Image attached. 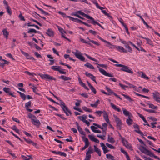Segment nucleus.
Instances as JSON below:
<instances>
[{"mask_svg": "<svg viewBox=\"0 0 160 160\" xmlns=\"http://www.w3.org/2000/svg\"><path fill=\"white\" fill-rule=\"evenodd\" d=\"M94 63L98 65L97 66V67L98 68L99 71L102 74L106 76H108L110 77H113V75L111 74L110 73H108L104 70L102 69V68H100L98 66H99L101 67L104 68H107V65L104 64H99L96 63Z\"/></svg>", "mask_w": 160, "mask_h": 160, "instance_id": "1", "label": "nucleus"}, {"mask_svg": "<svg viewBox=\"0 0 160 160\" xmlns=\"http://www.w3.org/2000/svg\"><path fill=\"white\" fill-rule=\"evenodd\" d=\"M115 66L118 67H122L120 69L121 71L126 72L131 74H133V72L132 69L128 66L124 65L121 64H116Z\"/></svg>", "mask_w": 160, "mask_h": 160, "instance_id": "2", "label": "nucleus"}, {"mask_svg": "<svg viewBox=\"0 0 160 160\" xmlns=\"http://www.w3.org/2000/svg\"><path fill=\"white\" fill-rule=\"evenodd\" d=\"M76 52H72V53L75 55L76 57L81 61H84L85 60V58L82 56V53L78 50H76Z\"/></svg>", "mask_w": 160, "mask_h": 160, "instance_id": "3", "label": "nucleus"}, {"mask_svg": "<svg viewBox=\"0 0 160 160\" xmlns=\"http://www.w3.org/2000/svg\"><path fill=\"white\" fill-rule=\"evenodd\" d=\"M153 98L157 102L160 103V94L157 91H155L152 93Z\"/></svg>", "mask_w": 160, "mask_h": 160, "instance_id": "4", "label": "nucleus"}, {"mask_svg": "<svg viewBox=\"0 0 160 160\" xmlns=\"http://www.w3.org/2000/svg\"><path fill=\"white\" fill-rule=\"evenodd\" d=\"M115 120L117 124V128L119 130L122 128V122L121 120L117 116H114Z\"/></svg>", "mask_w": 160, "mask_h": 160, "instance_id": "5", "label": "nucleus"}, {"mask_svg": "<svg viewBox=\"0 0 160 160\" xmlns=\"http://www.w3.org/2000/svg\"><path fill=\"white\" fill-rule=\"evenodd\" d=\"M60 66H53L51 67V69L55 71H58L62 74H66V72L62 71V69H60Z\"/></svg>", "mask_w": 160, "mask_h": 160, "instance_id": "6", "label": "nucleus"}, {"mask_svg": "<svg viewBox=\"0 0 160 160\" xmlns=\"http://www.w3.org/2000/svg\"><path fill=\"white\" fill-rule=\"evenodd\" d=\"M3 91L5 92L7 94L11 96L12 97L16 98V96L13 94L14 92H12L11 91V89L9 88L4 87L3 88Z\"/></svg>", "mask_w": 160, "mask_h": 160, "instance_id": "7", "label": "nucleus"}, {"mask_svg": "<svg viewBox=\"0 0 160 160\" xmlns=\"http://www.w3.org/2000/svg\"><path fill=\"white\" fill-rule=\"evenodd\" d=\"M88 19H90L91 20V22H89V23H91L92 24L94 25H95L96 24L98 26H99L100 28H102L103 29H104L103 27L98 22H97L94 19L92 18V17H91L90 16H89L88 17Z\"/></svg>", "mask_w": 160, "mask_h": 160, "instance_id": "8", "label": "nucleus"}, {"mask_svg": "<svg viewBox=\"0 0 160 160\" xmlns=\"http://www.w3.org/2000/svg\"><path fill=\"white\" fill-rule=\"evenodd\" d=\"M62 109L67 116H69V115H71L72 114V112L66 106L62 107Z\"/></svg>", "mask_w": 160, "mask_h": 160, "instance_id": "9", "label": "nucleus"}, {"mask_svg": "<svg viewBox=\"0 0 160 160\" xmlns=\"http://www.w3.org/2000/svg\"><path fill=\"white\" fill-rule=\"evenodd\" d=\"M41 77L42 78L46 79V80H54V81L56 80L55 78L52 76H50L49 75L47 74L42 75Z\"/></svg>", "mask_w": 160, "mask_h": 160, "instance_id": "10", "label": "nucleus"}, {"mask_svg": "<svg viewBox=\"0 0 160 160\" xmlns=\"http://www.w3.org/2000/svg\"><path fill=\"white\" fill-rule=\"evenodd\" d=\"M122 141L123 145L125 146L127 148L130 149L131 148V146L128 143V141L123 138H122Z\"/></svg>", "mask_w": 160, "mask_h": 160, "instance_id": "11", "label": "nucleus"}, {"mask_svg": "<svg viewBox=\"0 0 160 160\" xmlns=\"http://www.w3.org/2000/svg\"><path fill=\"white\" fill-rule=\"evenodd\" d=\"M85 74L87 76L91 78V79L95 83H97V82L96 81V77L94 76L92 74L89 72H85Z\"/></svg>", "mask_w": 160, "mask_h": 160, "instance_id": "12", "label": "nucleus"}, {"mask_svg": "<svg viewBox=\"0 0 160 160\" xmlns=\"http://www.w3.org/2000/svg\"><path fill=\"white\" fill-rule=\"evenodd\" d=\"M134 128H137L138 130H135L134 131L140 134L141 136H143L144 135L142 132L139 130V126L137 124H134L133 126Z\"/></svg>", "mask_w": 160, "mask_h": 160, "instance_id": "13", "label": "nucleus"}, {"mask_svg": "<svg viewBox=\"0 0 160 160\" xmlns=\"http://www.w3.org/2000/svg\"><path fill=\"white\" fill-rule=\"evenodd\" d=\"M46 33L50 37H53L54 34V32L51 28H48Z\"/></svg>", "mask_w": 160, "mask_h": 160, "instance_id": "14", "label": "nucleus"}, {"mask_svg": "<svg viewBox=\"0 0 160 160\" xmlns=\"http://www.w3.org/2000/svg\"><path fill=\"white\" fill-rule=\"evenodd\" d=\"M88 136L91 141L97 143H99V140L95 138L93 135H88Z\"/></svg>", "mask_w": 160, "mask_h": 160, "instance_id": "15", "label": "nucleus"}, {"mask_svg": "<svg viewBox=\"0 0 160 160\" xmlns=\"http://www.w3.org/2000/svg\"><path fill=\"white\" fill-rule=\"evenodd\" d=\"M138 37H139V38H142L146 39L147 41V43L148 44L152 46H154V45L153 44V43H152V42L149 38L143 37L142 36H141V35L139 36Z\"/></svg>", "mask_w": 160, "mask_h": 160, "instance_id": "16", "label": "nucleus"}, {"mask_svg": "<svg viewBox=\"0 0 160 160\" xmlns=\"http://www.w3.org/2000/svg\"><path fill=\"white\" fill-rule=\"evenodd\" d=\"M68 18H69L70 20L75 22L77 23H82L83 21L81 20H79V19L77 18H74L72 17H68Z\"/></svg>", "mask_w": 160, "mask_h": 160, "instance_id": "17", "label": "nucleus"}, {"mask_svg": "<svg viewBox=\"0 0 160 160\" xmlns=\"http://www.w3.org/2000/svg\"><path fill=\"white\" fill-rule=\"evenodd\" d=\"M102 130L103 133H104L105 135L106 134V131L107 130V128L108 126L107 124L106 123H104L102 124Z\"/></svg>", "mask_w": 160, "mask_h": 160, "instance_id": "18", "label": "nucleus"}, {"mask_svg": "<svg viewBox=\"0 0 160 160\" xmlns=\"http://www.w3.org/2000/svg\"><path fill=\"white\" fill-rule=\"evenodd\" d=\"M116 49L122 52H127V51L122 46H117Z\"/></svg>", "mask_w": 160, "mask_h": 160, "instance_id": "19", "label": "nucleus"}, {"mask_svg": "<svg viewBox=\"0 0 160 160\" xmlns=\"http://www.w3.org/2000/svg\"><path fill=\"white\" fill-rule=\"evenodd\" d=\"M31 122L33 125L37 127H39L41 124L39 121L38 119L32 120V121Z\"/></svg>", "mask_w": 160, "mask_h": 160, "instance_id": "20", "label": "nucleus"}, {"mask_svg": "<svg viewBox=\"0 0 160 160\" xmlns=\"http://www.w3.org/2000/svg\"><path fill=\"white\" fill-rule=\"evenodd\" d=\"M110 105H111V107H112V108L113 109L115 110V111H116L118 112H122L121 110L119 108L117 107L114 104H113L112 103H111Z\"/></svg>", "mask_w": 160, "mask_h": 160, "instance_id": "21", "label": "nucleus"}, {"mask_svg": "<svg viewBox=\"0 0 160 160\" xmlns=\"http://www.w3.org/2000/svg\"><path fill=\"white\" fill-rule=\"evenodd\" d=\"M106 43H107V44L106 45V46L107 47H108L111 49L116 48L117 46L114 45L112 44L110 42L108 41Z\"/></svg>", "mask_w": 160, "mask_h": 160, "instance_id": "22", "label": "nucleus"}, {"mask_svg": "<svg viewBox=\"0 0 160 160\" xmlns=\"http://www.w3.org/2000/svg\"><path fill=\"white\" fill-rule=\"evenodd\" d=\"M82 138L83 141L85 142V145L88 147L89 144L88 139L87 138L84 137H82Z\"/></svg>", "mask_w": 160, "mask_h": 160, "instance_id": "23", "label": "nucleus"}, {"mask_svg": "<svg viewBox=\"0 0 160 160\" xmlns=\"http://www.w3.org/2000/svg\"><path fill=\"white\" fill-rule=\"evenodd\" d=\"M122 110L123 113L125 116H128V117H131L132 115L129 112L124 108H122Z\"/></svg>", "mask_w": 160, "mask_h": 160, "instance_id": "24", "label": "nucleus"}, {"mask_svg": "<svg viewBox=\"0 0 160 160\" xmlns=\"http://www.w3.org/2000/svg\"><path fill=\"white\" fill-rule=\"evenodd\" d=\"M24 140L28 144H32L33 146H36L37 145V144L34 142H33L30 139H26L25 138H23Z\"/></svg>", "mask_w": 160, "mask_h": 160, "instance_id": "25", "label": "nucleus"}, {"mask_svg": "<svg viewBox=\"0 0 160 160\" xmlns=\"http://www.w3.org/2000/svg\"><path fill=\"white\" fill-rule=\"evenodd\" d=\"M103 117L106 121L108 123L109 122V120L108 118V116L106 112L104 111Z\"/></svg>", "mask_w": 160, "mask_h": 160, "instance_id": "26", "label": "nucleus"}, {"mask_svg": "<svg viewBox=\"0 0 160 160\" xmlns=\"http://www.w3.org/2000/svg\"><path fill=\"white\" fill-rule=\"evenodd\" d=\"M3 35L6 38H8V36L9 35V32L7 31V29L5 28L2 31Z\"/></svg>", "mask_w": 160, "mask_h": 160, "instance_id": "27", "label": "nucleus"}, {"mask_svg": "<svg viewBox=\"0 0 160 160\" xmlns=\"http://www.w3.org/2000/svg\"><path fill=\"white\" fill-rule=\"evenodd\" d=\"M94 148L95 151L98 153L99 156H100L101 154L100 150L95 145L94 146Z\"/></svg>", "mask_w": 160, "mask_h": 160, "instance_id": "28", "label": "nucleus"}, {"mask_svg": "<svg viewBox=\"0 0 160 160\" xmlns=\"http://www.w3.org/2000/svg\"><path fill=\"white\" fill-rule=\"evenodd\" d=\"M108 141L112 144L114 143L115 142V140L112 137H110L109 135H108Z\"/></svg>", "mask_w": 160, "mask_h": 160, "instance_id": "29", "label": "nucleus"}, {"mask_svg": "<svg viewBox=\"0 0 160 160\" xmlns=\"http://www.w3.org/2000/svg\"><path fill=\"white\" fill-rule=\"evenodd\" d=\"M59 78H60L64 81H68L71 80V78L68 77H66L64 75H62L60 77H59Z\"/></svg>", "mask_w": 160, "mask_h": 160, "instance_id": "30", "label": "nucleus"}, {"mask_svg": "<svg viewBox=\"0 0 160 160\" xmlns=\"http://www.w3.org/2000/svg\"><path fill=\"white\" fill-rule=\"evenodd\" d=\"M77 12L78 13V14H79L80 15H82L83 17L88 18L89 15L86 14L84 13V12H82L81 11H77Z\"/></svg>", "mask_w": 160, "mask_h": 160, "instance_id": "31", "label": "nucleus"}, {"mask_svg": "<svg viewBox=\"0 0 160 160\" xmlns=\"http://www.w3.org/2000/svg\"><path fill=\"white\" fill-rule=\"evenodd\" d=\"M100 103V101L99 100H98L94 104H90V106L92 107L96 108L98 106V104Z\"/></svg>", "mask_w": 160, "mask_h": 160, "instance_id": "32", "label": "nucleus"}, {"mask_svg": "<svg viewBox=\"0 0 160 160\" xmlns=\"http://www.w3.org/2000/svg\"><path fill=\"white\" fill-rule=\"evenodd\" d=\"M85 66L91 69H94V68L93 65H91L90 63L87 62L84 65Z\"/></svg>", "mask_w": 160, "mask_h": 160, "instance_id": "33", "label": "nucleus"}, {"mask_svg": "<svg viewBox=\"0 0 160 160\" xmlns=\"http://www.w3.org/2000/svg\"><path fill=\"white\" fill-rule=\"evenodd\" d=\"M17 92L20 94L21 97L23 100H25L26 99V96L25 95L24 93L19 91H18Z\"/></svg>", "mask_w": 160, "mask_h": 160, "instance_id": "34", "label": "nucleus"}, {"mask_svg": "<svg viewBox=\"0 0 160 160\" xmlns=\"http://www.w3.org/2000/svg\"><path fill=\"white\" fill-rule=\"evenodd\" d=\"M125 47L128 49L127 51L130 52L132 53V50L131 48L128 45V44H127L125 45H124Z\"/></svg>", "mask_w": 160, "mask_h": 160, "instance_id": "35", "label": "nucleus"}, {"mask_svg": "<svg viewBox=\"0 0 160 160\" xmlns=\"http://www.w3.org/2000/svg\"><path fill=\"white\" fill-rule=\"evenodd\" d=\"M130 117H128V118L127 119L126 121L127 124L129 126L132 124L133 122L132 120L130 118Z\"/></svg>", "mask_w": 160, "mask_h": 160, "instance_id": "36", "label": "nucleus"}, {"mask_svg": "<svg viewBox=\"0 0 160 160\" xmlns=\"http://www.w3.org/2000/svg\"><path fill=\"white\" fill-rule=\"evenodd\" d=\"M28 118H30L31 119L32 121V120H34V118H36V117L35 115H33V114L31 113H29L28 114Z\"/></svg>", "mask_w": 160, "mask_h": 160, "instance_id": "37", "label": "nucleus"}, {"mask_svg": "<svg viewBox=\"0 0 160 160\" xmlns=\"http://www.w3.org/2000/svg\"><path fill=\"white\" fill-rule=\"evenodd\" d=\"M127 86L128 87H126V88H133L134 90H136V87L129 83L128 84V86Z\"/></svg>", "mask_w": 160, "mask_h": 160, "instance_id": "38", "label": "nucleus"}, {"mask_svg": "<svg viewBox=\"0 0 160 160\" xmlns=\"http://www.w3.org/2000/svg\"><path fill=\"white\" fill-rule=\"evenodd\" d=\"M140 18L141 19L142 21L143 24L145 25L147 28H151V27H150L148 24L145 22L144 19L142 18V16H140Z\"/></svg>", "mask_w": 160, "mask_h": 160, "instance_id": "39", "label": "nucleus"}, {"mask_svg": "<svg viewBox=\"0 0 160 160\" xmlns=\"http://www.w3.org/2000/svg\"><path fill=\"white\" fill-rule=\"evenodd\" d=\"M106 158L108 159H111V160H114V157L111 154H107L106 155Z\"/></svg>", "mask_w": 160, "mask_h": 160, "instance_id": "40", "label": "nucleus"}, {"mask_svg": "<svg viewBox=\"0 0 160 160\" xmlns=\"http://www.w3.org/2000/svg\"><path fill=\"white\" fill-rule=\"evenodd\" d=\"M20 51L27 58V59H28V58L30 57L31 56L28 53L24 52L21 49L20 50Z\"/></svg>", "mask_w": 160, "mask_h": 160, "instance_id": "41", "label": "nucleus"}, {"mask_svg": "<svg viewBox=\"0 0 160 160\" xmlns=\"http://www.w3.org/2000/svg\"><path fill=\"white\" fill-rule=\"evenodd\" d=\"M82 109L86 112H92V110L88 108L87 107L85 106L82 107Z\"/></svg>", "mask_w": 160, "mask_h": 160, "instance_id": "42", "label": "nucleus"}, {"mask_svg": "<svg viewBox=\"0 0 160 160\" xmlns=\"http://www.w3.org/2000/svg\"><path fill=\"white\" fill-rule=\"evenodd\" d=\"M31 101H29L28 102L26 103L25 104V107L26 109L29 108L31 107Z\"/></svg>", "mask_w": 160, "mask_h": 160, "instance_id": "43", "label": "nucleus"}, {"mask_svg": "<svg viewBox=\"0 0 160 160\" xmlns=\"http://www.w3.org/2000/svg\"><path fill=\"white\" fill-rule=\"evenodd\" d=\"M142 73L141 77L142 78L146 79H149V78L147 77L146 75L144 74V73H143L142 72H140L138 73V74H140V73Z\"/></svg>", "mask_w": 160, "mask_h": 160, "instance_id": "44", "label": "nucleus"}, {"mask_svg": "<svg viewBox=\"0 0 160 160\" xmlns=\"http://www.w3.org/2000/svg\"><path fill=\"white\" fill-rule=\"evenodd\" d=\"M148 105L149 106V108L155 109H157V106H155L154 105L152 104V103H148Z\"/></svg>", "mask_w": 160, "mask_h": 160, "instance_id": "45", "label": "nucleus"}, {"mask_svg": "<svg viewBox=\"0 0 160 160\" xmlns=\"http://www.w3.org/2000/svg\"><path fill=\"white\" fill-rule=\"evenodd\" d=\"M7 152L12 155V157H16L14 153L12 152L11 150L9 149H8L7 150Z\"/></svg>", "mask_w": 160, "mask_h": 160, "instance_id": "46", "label": "nucleus"}, {"mask_svg": "<svg viewBox=\"0 0 160 160\" xmlns=\"http://www.w3.org/2000/svg\"><path fill=\"white\" fill-rule=\"evenodd\" d=\"M32 86L33 88H32V89L33 90V91L34 92V93L38 95H40L41 94L38 92V90L37 89L36 87H34L33 85Z\"/></svg>", "mask_w": 160, "mask_h": 160, "instance_id": "47", "label": "nucleus"}, {"mask_svg": "<svg viewBox=\"0 0 160 160\" xmlns=\"http://www.w3.org/2000/svg\"><path fill=\"white\" fill-rule=\"evenodd\" d=\"M27 33H37V31L34 29H31L28 31Z\"/></svg>", "mask_w": 160, "mask_h": 160, "instance_id": "48", "label": "nucleus"}, {"mask_svg": "<svg viewBox=\"0 0 160 160\" xmlns=\"http://www.w3.org/2000/svg\"><path fill=\"white\" fill-rule=\"evenodd\" d=\"M7 12L10 15H11L12 14L11 10L10 8L8 6H7L6 7Z\"/></svg>", "mask_w": 160, "mask_h": 160, "instance_id": "49", "label": "nucleus"}, {"mask_svg": "<svg viewBox=\"0 0 160 160\" xmlns=\"http://www.w3.org/2000/svg\"><path fill=\"white\" fill-rule=\"evenodd\" d=\"M95 113L97 114L99 117H100L102 113H104V111H97L95 112Z\"/></svg>", "mask_w": 160, "mask_h": 160, "instance_id": "50", "label": "nucleus"}, {"mask_svg": "<svg viewBox=\"0 0 160 160\" xmlns=\"http://www.w3.org/2000/svg\"><path fill=\"white\" fill-rule=\"evenodd\" d=\"M138 114L139 117L142 119L143 121L147 123V121L146 120L144 117L142 115L139 113H138Z\"/></svg>", "mask_w": 160, "mask_h": 160, "instance_id": "51", "label": "nucleus"}, {"mask_svg": "<svg viewBox=\"0 0 160 160\" xmlns=\"http://www.w3.org/2000/svg\"><path fill=\"white\" fill-rule=\"evenodd\" d=\"M144 153L150 156V157H151V155L152 154V153L147 149V150H146V151Z\"/></svg>", "mask_w": 160, "mask_h": 160, "instance_id": "52", "label": "nucleus"}, {"mask_svg": "<svg viewBox=\"0 0 160 160\" xmlns=\"http://www.w3.org/2000/svg\"><path fill=\"white\" fill-rule=\"evenodd\" d=\"M143 109L144 111H147V112H151V113H156V112L155 111H154V110H152V109H147L145 108H143Z\"/></svg>", "mask_w": 160, "mask_h": 160, "instance_id": "53", "label": "nucleus"}, {"mask_svg": "<svg viewBox=\"0 0 160 160\" xmlns=\"http://www.w3.org/2000/svg\"><path fill=\"white\" fill-rule=\"evenodd\" d=\"M85 55L87 56V57L89 59H90L91 60H92L93 61H95V62H97L98 60L97 59H95L90 56L88 55L85 54Z\"/></svg>", "mask_w": 160, "mask_h": 160, "instance_id": "54", "label": "nucleus"}, {"mask_svg": "<svg viewBox=\"0 0 160 160\" xmlns=\"http://www.w3.org/2000/svg\"><path fill=\"white\" fill-rule=\"evenodd\" d=\"M106 145L110 149H114L115 148V147L113 146L111 144L107 143H106Z\"/></svg>", "mask_w": 160, "mask_h": 160, "instance_id": "55", "label": "nucleus"}, {"mask_svg": "<svg viewBox=\"0 0 160 160\" xmlns=\"http://www.w3.org/2000/svg\"><path fill=\"white\" fill-rule=\"evenodd\" d=\"M139 150L141 152L144 153L146 151V150H147V149L145 147L143 146H141L139 148Z\"/></svg>", "mask_w": 160, "mask_h": 160, "instance_id": "56", "label": "nucleus"}, {"mask_svg": "<svg viewBox=\"0 0 160 160\" xmlns=\"http://www.w3.org/2000/svg\"><path fill=\"white\" fill-rule=\"evenodd\" d=\"M122 95L126 99L129 100V101H132L131 98L129 96L123 94H122Z\"/></svg>", "mask_w": 160, "mask_h": 160, "instance_id": "57", "label": "nucleus"}, {"mask_svg": "<svg viewBox=\"0 0 160 160\" xmlns=\"http://www.w3.org/2000/svg\"><path fill=\"white\" fill-rule=\"evenodd\" d=\"M80 40L81 42L85 43H87L88 44V45H90L91 43H90L88 42V41H86L84 39L81 38H80Z\"/></svg>", "mask_w": 160, "mask_h": 160, "instance_id": "58", "label": "nucleus"}, {"mask_svg": "<svg viewBox=\"0 0 160 160\" xmlns=\"http://www.w3.org/2000/svg\"><path fill=\"white\" fill-rule=\"evenodd\" d=\"M30 20L31 21H33V22H35L40 26L41 27L42 26V25L39 22L33 19L32 18H31L30 19Z\"/></svg>", "mask_w": 160, "mask_h": 160, "instance_id": "59", "label": "nucleus"}, {"mask_svg": "<svg viewBox=\"0 0 160 160\" xmlns=\"http://www.w3.org/2000/svg\"><path fill=\"white\" fill-rule=\"evenodd\" d=\"M134 93L136 95H137L138 96H141L143 98H147V99L149 98L147 96L140 94L138 93L135 92H134Z\"/></svg>", "mask_w": 160, "mask_h": 160, "instance_id": "60", "label": "nucleus"}, {"mask_svg": "<svg viewBox=\"0 0 160 160\" xmlns=\"http://www.w3.org/2000/svg\"><path fill=\"white\" fill-rule=\"evenodd\" d=\"M55 115L61 118L64 120H66L67 118L64 117L62 115L59 114H55Z\"/></svg>", "mask_w": 160, "mask_h": 160, "instance_id": "61", "label": "nucleus"}, {"mask_svg": "<svg viewBox=\"0 0 160 160\" xmlns=\"http://www.w3.org/2000/svg\"><path fill=\"white\" fill-rule=\"evenodd\" d=\"M58 155H59L61 156H64V157H66L67 156L66 154L64 152H62L60 151H59V152L58 153Z\"/></svg>", "mask_w": 160, "mask_h": 160, "instance_id": "62", "label": "nucleus"}, {"mask_svg": "<svg viewBox=\"0 0 160 160\" xmlns=\"http://www.w3.org/2000/svg\"><path fill=\"white\" fill-rule=\"evenodd\" d=\"M59 103H60V105H61V108L63 107L64 106H66L65 105V103L64 102L61 100H59Z\"/></svg>", "mask_w": 160, "mask_h": 160, "instance_id": "63", "label": "nucleus"}, {"mask_svg": "<svg viewBox=\"0 0 160 160\" xmlns=\"http://www.w3.org/2000/svg\"><path fill=\"white\" fill-rule=\"evenodd\" d=\"M106 89L107 90V91L109 93L112 94L113 92L112 90L111 89L108 87L107 86H106L105 87Z\"/></svg>", "mask_w": 160, "mask_h": 160, "instance_id": "64", "label": "nucleus"}]
</instances>
